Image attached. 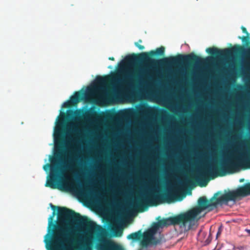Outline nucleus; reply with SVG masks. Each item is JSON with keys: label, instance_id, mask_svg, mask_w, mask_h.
I'll list each match as a JSON object with an SVG mask.
<instances>
[{"label": "nucleus", "instance_id": "15", "mask_svg": "<svg viewBox=\"0 0 250 250\" xmlns=\"http://www.w3.org/2000/svg\"><path fill=\"white\" fill-rule=\"evenodd\" d=\"M79 189L80 191L83 193H90L91 191L89 188H84V187H83V186H79Z\"/></svg>", "mask_w": 250, "mask_h": 250}, {"label": "nucleus", "instance_id": "7", "mask_svg": "<svg viewBox=\"0 0 250 250\" xmlns=\"http://www.w3.org/2000/svg\"><path fill=\"white\" fill-rule=\"evenodd\" d=\"M206 52L209 55L218 58H226L234 54H242L245 50L243 46L240 45H235L232 48H227L224 49H219L216 47H212L207 48Z\"/></svg>", "mask_w": 250, "mask_h": 250}, {"label": "nucleus", "instance_id": "1", "mask_svg": "<svg viewBox=\"0 0 250 250\" xmlns=\"http://www.w3.org/2000/svg\"><path fill=\"white\" fill-rule=\"evenodd\" d=\"M213 198L208 200L205 196L200 197L198 200V206L188 211L178 215L164 218L157 222H154L151 228L148 229L155 235L159 228L170 225H182L185 226L187 223L198 220L201 218L200 214L204 210L208 209L209 211L215 208L213 202Z\"/></svg>", "mask_w": 250, "mask_h": 250}, {"label": "nucleus", "instance_id": "24", "mask_svg": "<svg viewBox=\"0 0 250 250\" xmlns=\"http://www.w3.org/2000/svg\"><path fill=\"white\" fill-rule=\"evenodd\" d=\"M246 231L250 235V229H246Z\"/></svg>", "mask_w": 250, "mask_h": 250}, {"label": "nucleus", "instance_id": "6", "mask_svg": "<svg viewBox=\"0 0 250 250\" xmlns=\"http://www.w3.org/2000/svg\"><path fill=\"white\" fill-rule=\"evenodd\" d=\"M218 194V193H215L211 198L214 199L213 202L215 208L219 204H227L230 201L235 202L239 197H244L250 195V183H246L236 189L225 192L219 197H216V196Z\"/></svg>", "mask_w": 250, "mask_h": 250}, {"label": "nucleus", "instance_id": "22", "mask_svg": "<svg viewBox=\"0 0 250 250\" xmlns=\"http://www.w3.org/2000/svg\"><path fill=\"white\" fill-rule=\"evenodd\" d=\"M50 206H51L52 209L53 210H55V209L56 208V207L55 206L53 205L52 204H50Z\"/></svg>", "mask_w": 250, "mask_h": 250}, {"label": "nucleus", "instance_id": "28", "mask_svg": "<svg viewBox=\"0 0 250 250\" xmlns=\"http://www.w3.org/2000/svg\"><path fill=\"white\" fill-rule=\"evenodd\" d=\"M60 144L61 145H62V144H63V143H62V142H61L60 143Z\"/></svg>", "mask_w": 250, "mask_h": 250}, {"label": "nucleus", "instance_id": "20", "mask_svg": "<svg viewBox=\"0 0 250 250\" xmlns=\"http://www.w3.org/2000/svg\"><path fill=\"white\" fill-rule=\"evenodd\" d=\"M64 167L66 169H71L72 168V167L71 166V165H70V164H68L67 165H66Z\"/></svg>", "mask_w": 250, "mask_h": 250}, {"label": "nucleus", "instance_id": "8", "mask_svg": "<svg viewBox=\"0 0 250 250\" xmlns=\"http://www.w3.org/2000/svg\"><path fill=\"white\" fill-rule=\"evenodd\" d=\"M60 158V154L56 153L55 157L50 159V162L52 165L49 164H46L43 166V169L47 171L49 168H50L51 173L49 176V178L47 180L45 186L50 187L53 189H55L58 188V175L57 174V168L54 166L53 164H56L58 162V158Z\"/></svg>", "mask_w": 250, "mask_h": 250}, {"label": "nucleus", "instance_id": "3", "mask_svg": "<svg viewBox=\"0 0 250 250\" xmlns=\"http://www.w3.org/2000/svg\"><path fill=\"white\" fill-rule=\"evenodd\" d=\"M165 49L164 47L161 46L157 48L155 50L142 53L140 54L141 60L147 63L167 66L180 65L183 64L196 66L203 62V59L201 57L193 53L188 55L180 54L175 57L164 58L159 60H155L151 58L153 56H163Z\"/></svg>", "mask_w": 250, "mask_h": 250}, {"label": "nucleus", "instance_id": "16", "mask_svg": "<svg viewBox=\"0 0 250 250\" xmlns=\"http://www.w3.org/2000/svg\"><path fill=\"white\" fill-rule=\"evenodd\" d=\"M142 40L140 39L139 40V41L137 42H135L134 43V45L137 47L138 48V49L140 50H143L145 49V47L144 46L142 45H141L139 43H142Z\"/></svg>", "mask_w": 250, "mask_h": 250}, {"label": "nucleus", "instance_id": "19", "mask_svg": "<svg viewBox=\"0 0 250 250\" xmlns=\"http://www.w3.org/2000/svg\"><path fill=\"white\" fill-rule=\"evenodd\" d=\"M125 60L127 62L130 63L134 60V58L131 56H128L125 58Z\"/></svg>", "mask_w": 250, "mask_h": 250}, {"label": "nucleus", "instance_id": "12", "mask_svg": "<svg viewBox=\"0 0 250 250\" xmlns=\"http://www.w3.org/2000/svg\"><path fill=\"white\" fill-rule=\"evenodd\" d=\"M85 94L84 91H80L75 92L74 95L70 97V100L65 102L63 104V106L69 107L72 105H76L79 102L83 100Z\"/></svg>", "mask_w": 250, "mask_h": 250}, {"label": "nucleus", "instance_id": "21", "mask_svg": "<svg viewBox=\"0 0 250 250\" xmlns=\"http://www.w3.org/2000/svg\"><path fill=\"white\" fill-rule=\"evenodd\" d=\"M241 29L242 30V32L244 33H245L246 34V35H247V34H249L247 30V29L244 27V26H242L241 27Z\"/></svg>", "mask_w": 250, "mask_h": 250}, {"label": "nucleus", "instance_id": "13", "mask_svg": "<svg viewBox=\"0 0 250 250\" xmlns=\"http://www.w3.org/2000/svg\"><path fill=\"white\" fill-rule=\"evenodd\" d=\"M142 237V230H139L137 232L132 233L129 234L127 238L128 239H131L134 241H138L140 240Z\"/></svg>", "mask_w": 250, "mask_h": 250}, {"label": "nucleus", "instance_id": "14", "mask_svg": "<svg viewBox=\"0 0 250 250\" xmlns=\"http://www.w3.org/2000/svg\"><path fill=\"white\" fill-rule=\"evenodd\" d=\"M238 39H241L242 41V42L246 45L250 46V34H247L246 36H242L238 37Z\"/></svg>", "mask_w": 250, "mask_h": 250}, {"label": "nucleus", "instance_id": "23", "mask_svg": "<svg viewBox=\"0 0 250 250\" xmlns=\"http://www.w3.org/2000/svg\"><path fill=\"white\" fill-rule=\"evenodd\" d=\"M108 59H109V60H111V61H114V60H115V59H114V57H109V58H108Z\"/></svg>", "mask_w": 250, "mask_h": 250}, {"label": "nucleus", "instance_id": "31", "mask_svg": "<svg viewBox=\"0 0 250 250\" xmlns=\"http://www.w3.org/2000/svg\"><path fill=\"white\" fill-rule=\"evenodd\" d=\"M120 234H119V235L116 234V236H120Z\"/></svg>", "mask_w": 250, "mask_h": 250}, {"label": "nucleus", "instance_id": "10", "mask_svg": "<svg viewBox=\"0 0 250 250\" xmlns=\"http://www.w3.org/2000/svg\"><path fill=\"white\" fill-rule=\"evenodd\" d=\"M99 242L96 244L97 250H124L119 245L114 242L100 239Z\"/></svg>", "mask_w": 250, "mask_h": 250}, {"label": "nucleus", "instance_id": "29", "mask_svg": "<svg viewBox=\"0 0 250 250\" xmlns=\"http://www.w3.org/2000/svg\"><path fill=\"white\" fill-rule=\"evenodd\" d=\"M244 179H242V180H240V182H242V181H243Z\"/></svg>", "mask_w": 250, "mask_h": 250}, {"label": "nucleus", "instance_id": "27", "mask_svg": "<svg viewBox=\"0 0 250 250\" xmlns=\"http://www.w3.org/2000/svg\"><path fill=\"white\" fill-rule=\"evenodd\" d=\"M102 101H103V102H105V99H104V98H103V99H102Z\"/></svg>", "mask_w": 250, "mask_h": 250}, {"label": "nucleus", "instance_id": "17", "mask_svg": "<svg viewBox=\"0 0 250 250\" xmlns=\"http://www.w3.org/2000/svg\"><path fill=\"white\" fill-rule=\"evenodd\" d=\"M72 131L76 135H78L80 132V130L79 129V128L75 125L73 126V128L72 129Z\"/></svg>", "mask_w": 250, "mask_h": 250}, {"label": "nucleus", "instance_id": "18", "mask_svg": "<svg viewBox=\"0 0 250 250\" xmlns=\"http://www.w3.org/2000/svg\"><path fill=\"white\" fill-rule=\"evenodd\" d=\"M145 73H146V71L142 70L141 73H137L136 75H135L134 76V77L138 79H140L142 77V76L144 75V74Z\"/></svg>", "mask_w": 250, "mask_h": 250}, {"label": "nucleus", "instance_id": "30", "mask_svg": "<svg viewBox=\"0 0 250 250\" xmlns=\"http://www.w3.org/2000/svg\"><path fill=\"white\" fill-rule=\"evenodd\" d=\"M112 229L113 230H114H114H115V229H113V228H112Z\"/></svg>", "mask_w": 250, "mask_h": 250}, {"label": "nucleus", "instance_id": "26", "mask_svg": "<svg viewBox=\"0 0 250 250\" xmlns=\"http://www.w3.org/2000/svg\"><path fill=\"white\" fill-rule=\"evenodd\" d=\"M56 136H57V133L56 132L55 135V139H56Z\"/></svg>", "mask_w": 250, "mask_h": 250}, {"label": "nucleus", "instance_id": "2", "mask_svg": "<svg viewBox=\"0 0 250 250\" xmlns=\"http://www.w3.org/2000/svg\"><path fill=\"white\" fill-rule=\"evenodd\" d=\"M56 213L54 211L48 218L47 233L44 237L47 250H73L76 244L73 236L63 230L60 226L53 222Z\"/></svg>", "mask_w": 250, "mask_h": 250}, {"label": "nucleus", "instance_id": "11", "mask_svg": "<svg viewBox=\"0 0 250 250\" xmlns=\"http://www.w3.org/2000/svg\"><path fill=\"white\" fill-rule=\"evenodd\" d=\"M142 239L140 241L141 245L143 247H147L149 244L156 245L161 242V240L154 237V235L148 230L143 234L142 233Z\"/></svg>", "mask_w": 250, "mask_h": 250}, {"label": "nucleus", "instance_id": "9", "mask_svg": "<svg viewBox=\"0 0 250 250\" xmlns=\"http://www.w3.org/2000/svg\"><path fill=\"white\" fill-rule=\"evenodd\" d=\"M131 78L129 75H124L123 77L120 78L119 76L116 73L111 75H106L103 77L98 76L96 77L95 82V87H99L105 85L107 83L115 82L118 83H123L126 80Z\"/></svg>", "mask_w": 250, "mask_h": 250}, {"label": "nucleus", "instance_id": "5", "mask_svg": "<svg viewBox=\"0 0 250 250\" xmlns=\"http://www.w3.org/2000/svg\"><path fill=\"white\" fill-rule=\"evenodd\" d=\"M57 208L58 216L60 218L72 220L89 232L94 230L97 227L94 222L87 217L82 216L73 210L66 207H57Z\"/></svg>", "mask_w": 250, "mask_h": 250}, {"label": "nucleus", "instance_id": "25", "mask_svg": "<svg viewBox=\"0 0 250 250\" xmlns=\"http://www.w3.org/2000/svg\"><path fill=\"white\" fill-rule=\"evenodd\" d=\"M220 234L219 231H218L217 233V236H218Z\"/></svg>", "mask_w": 250, "mask_h": 250}, {"label": "nucleus", "instance_id": "4", "mask_svg": "<svg viewBox=\"0 0 250 250\" xmlns=\"http://www.w3.org/2000/svg\"><path fill=\"white\" fill-rule=\"evenodd\" d=\"M175 197V193L173 191L159 193L158 191L153 189L148 194L138 197L134 202V206L142 211V208L146 207L148 205H156L157 203L165 201L169 202Z\"/></svg>", "mask_w": 250, "mask_h": 250}]
</instances>
